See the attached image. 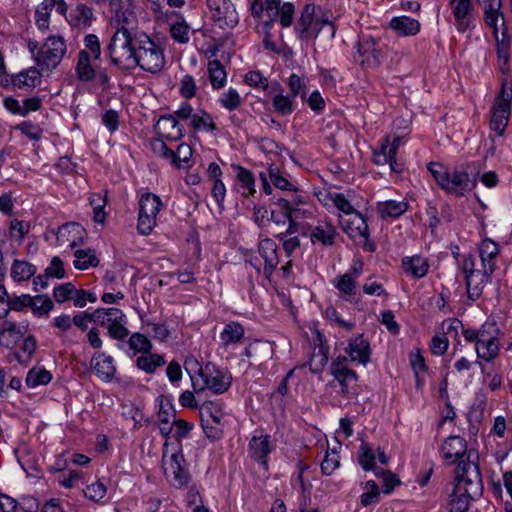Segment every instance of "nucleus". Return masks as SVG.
<instances>
[{
    "instance_id": "obj_44",
    "label": "nucleus",
    "mask_w": 512,
    "mask_h": 512,
    "mask_svg": "<svg viewBox=\"0 0 512 512\" xmlns=\"http://www.w3.org/2000/svg\"><path fill=\"white\" fill-rule=\"evenodd\" d=\"M165 360L158 354L143 353L142 356L137 358V366L139 369L146 373H153L155 370L164 365Z\"/></svg>"
},
{
    "instance_id": "obj_6",
    "label": "nucleus",
    "mask_w": 512,
    "mask_h": 512,
    "mask_svg": "<svg viewBox=\"0 0 512 512\" xmlns=\"http://www.w3.org/2000/svg\"><path fill=\"white\" fill-rule=\"evenodd\" d=\"M512 102V86L502 83L501 91L495 99L492 107L490 128L498 136H502L509 121Z\"/></svg>"
},
{
    "instance_id": "obj_3",
    "label": "nucleus",
    "mask_w": 512,
    "mask_h": 512,
    "mask_svg": "<svg viewBox=\"0 0 512 512\" xmlns=\"http://www.w3.org/2000/svg\"><path fill=\"white\" fill-rule=\"evenodd\" d=\"M110 27L114 29L107 46L108 53L130 44L136 33H145L138 30V19L130 0H111Z\"/></svg>"
},
{
    "instance_id": "obj_17",
    "label": "nucleus",
    "mask_w": 512,
    "mask_h": 512,
    "mask_svg": "<svg viewBox=\"0 0 512 512\" xmlns=\"http://www.w3.org/2000/svg\"><path fill=\"white\" fill-rule=\"evenodd\" d=\"M91 368L102 381L109 382L116 373V366L112 356L96 351L90 361Z\"/></svg>"
},
{
    "instance_id": "obj_37",
    "label": "nucleus",
    "mask_w": 512,
    "mask_h": 512,
    "mask_svg": "<svg viewBox=\"0 0 512 512\" xmlns=\"http://www.w3.org/2000/svg\"><path fill=\"white\" fill-rule=\"evenodd\" d=\"M244 328L238 322H229L225 325L220 334V339L223 346L227 347L230 344L238 343L244 337Z\"/></svg>"
},
{
    "instance_id": "obj_46",
    "label": "nucleus",
    "mask_w": 512,
    "mask_h": 512,
    "mask_svg": "<svg viewBox=\"0 0 512 512\" xmlns=\"http://www.w3.org/2000/svg\"><path fill=\"white\" fill-rule=\"evenodd\" d=\"M327 28L329 30V33L333 37L335 34V28L332 22H330L327 18L323 17H316L314 21L312 22L311 26L308 27L307 31V40L308 39H316L319 33L324 29Z\"/></svg>"
},
{
    "instance_id": "obj_13",
    "label": "nucleus",
    "mask_w": 512,
    "mask_h": 512,
    "mask_svg": "<svg viewBox=\"0 0 512 512\" xmlns=\"http://www.w3.org/2000/svg\"><path fill=\"white\" fill-rule=\"evenodd\" d=\"M462 334L467 342H483L484 340H500L502 331L495 320L488 319L479 329H464Z\"/></svg>"
},
{
    "instance_id": "obj_59",
    "label": "nucleus",
    "mask_w": 512,
    "mask_h": 512,
    "mask_svg": "<svg viewBox=\"0 0 512 512\" xmlns=\"http://www.w3.org/2000/svg\"><path fill=\"white\" fill-rule=\"evenodd\" d=\"M190 27L184 22H176L170 26V35L173 40L179 43H187L189 41Z\"/></svg>"
},
{
    "instance_id": "obj_18",
    "label": "nucleus",
    "mask_w": 512,
    "mask_h": 512,
    "mask_svg": "<svg viewBox=\"0 0 512 512\" xmlns=\"http://www.w3.org/2000/svg\"><path fill=\"white\" fill-rule=\"evenodd\" d=\"M279 209H284L288 215V227L285 231H280L277 236L283 234H294L299 231L300 223L299 220L306 217V211L294 206L290 200L279 198L275 203Z\"/></svg>"
},
{
    "instance_id": "obj_54",
    "label": "nucleus",
    "mask_w": 512,
    "mask_h": 512,
    "mask_svg": "<svg viewBox=\"0 0 512 512\" xmlns=\"http://www.w3.org/2000/svg\"><path fill=\"white\" fill-rule=\"evenodd\" d=\"M74 18L77 26L87 28L92 23L93 11L88 6L79 4L74 11Z\"/></svg>"
},
{
    "instance_id": "obj_31",
    "label": "nucleus",
    "mask_w": 512,
    "mask_h": 512,
    "mask_svg": "<svg viewBox=\"0 0 512 512\" xmlns=\"http://www.w3.org/2000/svg\"><path fill=\"white\" fill-rule=\"evenodd\" d=\"M36 266L25 260L15 259L11 265L10 275L13 281L29 280L36 273Z\"/></svg>"
},
{
    "instance_id": "obj_28",
    "label": "nucleus",
    "mask_w": 512,
    "mask_h": 512,
    "mask_svg": "<svg viewBox=\"0 0 512 512\" xmlns=\"http://www.w3.org/2000/svg\"><path fill=\"white\" fill-rule=\"evenodd\" d=\"M75 70L78 79L83 82H89L95 78L96 72L91 65V56L86 50H80L78 52Z\"/></svg>"
},
{
    "instance_id": "obj_40",
    "label": "nucleus",
    "mask_w": 512,
    "mask_h": 512,
    "mask_svg": "<svg viewBox=\"0 0 512 512\" xmlns=\"http://www.w3.org/2000/svg\"><path fill=\"white\" fill-rule=\"evenodd\" d=\"M317 337L320 341L318 352L313 353L308 363L310 371L314 374L322 372L328 362V347L322 344V335L319 332H317Z\"/></svg>"
},
{
    "instance_id": "obj_62",
    "label": "nucleus",
    "mask_w": 512,
    "mask_h": 512,
    "mask_svg": "<svg viewBox=\"0 0 512 512\" xmlns=\"http://www.w3.org/2000/svg\"><path fill=\"white\" fill-rule=\"evenodd\" d=\"M76 289L72 283H64L54 288L53 296L58 303H63L67 300L73 299L76 294Z\"/></svg>"
},
{
    "instance_id": "obj_56",
    "label": "nucleus",
    "mask_w": 512,
    "mask_h": 512,
    "mask_svg": "<svg viewBox=\"0 0 512 512\" xmlns=\"http://www.w3.org/2000/svg\"><path fill=\"white\" fill-rule=\"evenodd\" d=\"M374 473L377 477H381L383 479V492L386 494L391 493V491L398 485H400V479L396 476V474L392 473L389 470L375 469Z\"/></svg>"
},
{
    "instance_id": "obj_23",
    "label": "nucleus",
    "mask_w": 512,
    "mask_h": 512,
    "mask_svg": "<svg viewBox=\"0 0 512 512\" xmlns=\"http://www.w3.org/2000/svg\"><path fill=\"white\" fill-rule=\"evenodd\" d=\"M389 27L398 36L410 37L419 33L421 24L417 19L408 16H397L390 20Z\"/></svg>"
},
{
    "instance_id": "obj_36",
    "label": "nucleus",
    "mask_w": 512,
    "mask_h": 512,
    "mask_svg": "<svg viewBox=\"0 0 512 512\" xmlns=\"http://www.w3.org/2000/svg\"><path fill=\"white\" fill-rule=\"evenodd\" d=\"M208 76L214 89H221L226 84L227 73L219 60H211L208 63Z\"/></svg>"
},
{
    "instance_id": "obj_15",
    "label": "nucleus",
    "mask_w": 512,
    "mask_h": 512,
    "mask_svg": "<svg viewBox=\"0 0 512 512\" xmlns=\"http://www.w3.org/2000/svg\"><path fill=\"white\" fill-rule=\"evenodd\" d=\"M155 131L160 138L177 141L184 136V128L173 115L161 116L155 125Z\"/></svg>"
},
{
    "instance_id": "obj_63",
    "label": "nucleus",
    "mask_w": 512,
    "mask_h": 512,
    "mask_svg": "<svg viewBox=\"0 0 512 512\" xmlns=\"http://www.w3.org/2000/svg\"><path fill=\"white\" fill-rule=\"evenodd\" d=\"M190 125L195 130H199L201 128L210 130V131L217 130L216 124L213 122L211 116L206 112H202L201 116L194 114V116L192 117V119L190 121Z\"/></svg>"
},
{
    "instance_id": "obj_42",
    "label": "nucleus",
    "mask_w": 512,
    "mask_h": 512,
    "mask_svg": "<svg viewBox=\"0 0 512 512\" xmlns=\"http://www.w3.org/2000/svg\"><path fill=\"white\" fill-rule=\"evenodd\" d=\"M74 256V266L79 270H85L89 267H96L99 264V259L97 258L95 251L92 249L76 250Z\"/></svg>"
},
{
    "instance_id": "obj_39",
    "label": "nucleus",
    "mask_w": 512,
    "mask_h": 512,
    "mask_svg": "<svg viewBox=\"0 0 512 512\" xmlns=\"http://www.w3.org/2000/svg\"><path fill=\"white\" fill-rule=\"evenodd\" d=\"M351 238H353L359 245L363 247L365 251L374 252L375 244L369 239V229L367 222L362 223L352 230L346 232Z\"/></svg>"
},
{
    "instance_id": "obj_53",
    "label": "nucleus",
    "mask_w": 512,
    "mask_h": 512,
    "mask_svg": "<svg viewBox=\"0 0 512 512\" xmlns=\"http://www.w3.org/2000/svg\"><path fill=\"white\" fill-rule=\"evenodd\" d=\"M335 287L340 291L343 295L352 296L356 293V279L348 274L340 275L337 278L335 283Z\"/></svg>"
},
{
    "instance_id": "obj_43",
    "label": "nucleus",
    "mask_w": 512,
    "mask_h": 512,
    "mask_svg": "<svg viewBox=\"0 0 512 512\" xmlns=\"http://www.w3.org/2000/svg\"><path fill=\"white\" fill-rule=\"evenodd\" d=\"M52 379L51 373L42 367H34L29 370L26 376V384L30 388H35L39 385H46Z\"/></svg>"
},
{
    "instance_id": "obj_14",
    "label": "nucleus",
    "mask_w": 512,
    "mask_h": 512,
    "mask_svg": "<svg viewBox=\"0 0 512 512\" xmlns=\"http://www.w3.org/2000/svg\"><path fill=\"white\" fill-rule=\"evenodd\" d=\"M474 450H470V452ZM441 455L445 461L449 464L456 463L461 457H463L467 451V442L460 436H449L445 439L440 448ZM478 455V453L475 451Z\"/></svg>"
},
{
    "instance_id": "obj_22",
    "label": "nucleus",
    "mask_w": 512,
    "mask_h": 512,
    "mask_svg": "<svg viewBox=\"0 0 512 512\" xmlns=\"http://www.w3.org/2000/svg\"><path fill=\"white\" fill-rule=\"evenodd\" d=\"M259 253L265 262L264 272L269 276L279 264L276 242L270 238L261 240L259 243Z\"/></svg>"
},
{
    "instance_id": "obj_55",
    "label": "nucleus",
    "mask_w": 512,
    "mask_h": 512,
    "mask_svg": "<svg viewBox=\"0 0 512 512\" xmlns=\"http://www.w3.org/2000/svg\"><path fill=\"white\" fill-rule=\"evenodd\" d=\"M295 7L291 2H285L276 11L275 17H279V22L283 28L290 27L293 23Z\"/></svg>"
},
{
    "instance_id": "obj_7",
    "label": "nucleus",
    "mask_w": 512,
    "mask_h": 512,
    "mask_svg": "<svg viewBox=\"0 0 512 512\" xmlns=\"http://www.w3.org/2000/svg\"><path fill=\"white\" fill-rule=\"evenodd\" d=\"M162 202L160 197L147 192L139 200L137 229L142 235H149L156 225V217L160 212Z\"/></svg>"
},
{
    "instance_id": "obj_27",
    "label": "nucleus",
    "mask_w": 512,
    "mask_h": 512,
    "mask_svg": "<svg viewBox=\"0 0 512 512\" xmlns=\"http://www.w3.org/2000/svg\"><path fill=\"white\" fill-rule=\"evenodd\" d=\"M404 271L413 278H423L429 269L428 261L421 256L405 257L402 260Z\"/></svg>"
},
{
    "instance_id": "obj_64",
    "label": "nucleus",
    "mask_w": 512,
    "mask_h": 512,
    "mask_svg": "<svg viewBox=\"0 0 512 512\" xmlns=\"http://www.w3.org/2000/svg\"><path fill=\"white\" fill-rule=\"evenodd\" d=\"M244 81L247 85L266 90L269 86L268 79L260 71H249L245 74Z\"/></svg>"
},
{
    "instance_id": "obj_21",
    "label": "nucleus",
    "mask_w": 512,
    "mask_h": 512,
    "mask_svg": "<svg viewBox=\"0 0 512 512\" xmlns=\"http://www.w3.org/2000/svg\"><path fill=\"white\" fill-rule=\"evenodd\" d=\"M345 352L351 362H358L366 366L370 361V345L362 335L351 338Z\"/></svg>"
},
{
    "instance_id": "obj_24",
    "label": "nucleus",
    "mask_w": 512,
    "mask_h": 512,
    "mask_svg": "<svg viewBox=\"0 0 512 512\" xmlns=\"http://www.w3.org/2000/svg\"><path fill=\"white\" fill-rule=\"evenodd\" d=\"M249 452L251 458L261 462L267 467V457L271 452L269 435H254L249 442Z\"/></svg>"
},
{
    "instance_id": "obj_45",
    "label": "nucleus",
    "mask_w": 512,
    "mask_h": 512,
    "mask_svg": "<svg viewBox=\"0 0 512 512\" xmlns=\"http://www.w3.org/2000/svg\"><path fill=\"white\" fill-rule=\"evenodd\" d=\"M268 175L270 181L276 188L286 191L297 190L296 186L281 174L279 167H277L276 165L271 164L268 167Z\"/></svg>"
},
{
    "instance_id": "obj_5",
    "label": "nucleus",
    "mask_w": 512,
    "mask_h": 512,
    "mask_svg": "<svg viewBox=\"0 0 512 512\" xmlns=\"http://www.w3.org/2000/svg\"><path fill=\"white\" fill-rule=\"evenodd\" d=\"M67 51L66 43L61 36H50L37 53V65L42 72H51L62 61Z\"/></svg>"
},
{
    "instance_id": "obj_57",
    "label": "nucleus",
    "mask_w": 512,
    "mask_h": 512,
    "mask_svg": "<svg viewBox=\"0 0 512 512\" xmlns=\"http://www.w3.org/2000/svg\"><path fill=\"white\" fill-rule=\"evenodd\" d=\"M90 204L93 207L94 221L97 223H104L106 217L104 212L106 198L102 197L100 194H93L90 197Z\"/></svg>"
},
{
    "instance_id": "obj_29",
    "label": "nucleus",
    "mask_w": 512,
    "mask_h": 512,
    "mask_svg": "<svg viewBox=\"0 0 512 512\" xmlns=\"http://www.w3.org/2000/svg\"><path fill=\"white\" fill-rule=\"evenodd\" d=\"M273 87L275 91L278 92L272 98V106L274 110L282 116L290 115L294 111L295 98H292L289 94L283 95V89L278 83L273 85Z\"/></svg>"
},
{
    "instance_id": "obj_10",
    "label": "nucleus",
    "mask_w": 512,
    "mask_h": 512,
    "mask_svg": "<svg viewBox=\"0 0 512 512\" xmlns=\"http://www.w3.org/2000/svg\"><path fill=\"white\" fill-rule=\"evenodd\" d=\"M477 3L482 9L483 21L485 25L492 30L494 38H498L500 29L504 37L507 25L505 14L502 10V0H485L484 2Z\"/></svg>"
},
{
    "instance_id": "obj_11",
    "label": "nucleus",
    "mask_w": 512,
    "mask_h": 512,
    "mask_svg": "<svg viewBox=\"0 0 512 512\" xmlns=\"http://www.w3.org/2000/svg\"><path fill=\"white\" fill-rule=\"evenodd\" d=\"M454 17V25L459 33H465L474 27V5L472 0H449Z\"/></svg>"
},
{
    "instance_id": "obj_52",
    "label": "nucleus",
    "mask_w": 512,
    "mask_h": 512,
    "mask_svg": "<svg viewBox=\"0 0 512 512\" xmlns=\"http://www.w3.org/2000/svg\"><path fill=\"white\" fill-rule=\"evenodd\" d=\"M340 465V457L336 450H327L321 462V471L325 475H331Z\"/></svg>"
},
{
    "instance_id": "obj_47",
    "label": "nucleus",
    "mask_w": 512,
    "mask_h": 512,
    "mask_svg": "<svg viewBox=\"0 0 512 512\" xmlns=\"http://www.w3.org/2000/svg\"><path fill=\"white\" fill-rule=\"evenodd\" d=\"M219 102L228 111H233L241 106L242 99L236 89L229 88L220 95Z\"/></svg>"
},
{
    "instance_id": "obj_49",
    "label": "nucleus",
    "mask_w": 512,
    "mask_h": 512,
    "mask_svg": "<svg viewBox=\"0 0 512 512\" xmlns=\"http://www.w3.org/2000/svg\"><path fill=\"white\" fill-rule=\"evenodd\" d=\"M364 489L366 490L360 497L361 505L368 507L371 504L377 503L380 497L378 485L373 480H368L365 483Z\"/></svg>"
},
{
    "instance_id": "obj_4",
    "label": "nucleus",
    "mask_w": 512,
    "mask_h": 512,
    "mask_svg": "<svg viewBox=\"0 0 512 512\" xmlns=\"http://www.w3.org/2000/svg\"><path fill=\"white\" fill-rule=\"evenodd\" d=\"M201 382L191 377L192 387L198 397L204 390L208 389L215 394H223L232 383V376L227 370L217 369L214 366H206L205 370L200 371Z\"/></svg>"
},
{
    "instance_id": "obj_20",
    "label": "nucleus",
    "mask_w": 512,
    "mask_h": 512,
    "mask_svg": "<svg viewBox=\"0 0 512 512\" xmlns=\"http://www.w3.org/2000/svg\"><path fill=\"white\" fill-rule=\"evenodd\" d=\"M27 330V324H17L9 320L4 321L0 327V346L12 348L22 339Z\"/></svg>"
},
{
    "instance_id": "obj_38",
    "label": "nucleus",
    "mask_w": 512,
    "mask_h": 512,
    "mask_svg": "<svg viewBox=\"0 0 512 512\" xmlns=\"http://www.w3.org/2000/svg\"><path fill=\"white\" fill-rule=\"evenodd\" d=\"M478 358L491 362L499 355V340H484L483 342H474Z\"/></svg>"
},
{
    "instance_id": "obj_61",
    "label": "nucleus",
    "mask_w": 512,
    "mask_h": 512,
    "mask_svg": "<svg viewBox=\"0 0 512 512\" xmlns=\"http://www.w3.org/2000/svg\"><path fill=\"white\" fill-rule=\"evenodd\" d=\"M428 170L442 189H444L445 185H448L450 174L448 168L440 163H430Z\"/></svg>"
},
{
    "instance_id": "obj_12",
    "label": "nucleus",
    "mask_w": 512,
    "mask_h": 512,
    "mask_svg": "<svg viewBox=\"0 0 512 512\" xmlns=\"http://www.w3.org/2000/svg\"><path fill=\"white\" fill-rule=\"evenodd\" d=\"M476 183V176L470 177L466 169H454L453 173L449 174L448 185H445L444 190L462 196L466 191L473 189Z\"/></svg>"
},
{
    "instance_id": "obj_51",
    "label": "nucleus",
    "mask_w": 512,
    "mask_h": 512,
    "mask_svg": "<svg viewBox=\"0 0 512 512\" xmlns=\"http://www.w3.org/2000/svg\"><path fill=\"white\" fill-rule=\"evenodd\" d=\"M30 308L36 315H46L53 308V302L47 295H37L32 297Z\"/></svg>"
},
{
    "instance_id": "obj_9",
    "label": "nucleus",
    "mask_w": 512,
    "mask_h": 512,
    "mask_svg": "<svg viewBox=\"0 0 512 512\" xmlns=\"http://www.w3.org/2000/svg\"><path fill=\"white\" fill-rule=\"evenodd\" d=\"M214 23L221 29L233 28L238 24V13L230 0H206Z\"/></svg>"
},
{
    "instance_id": "obj_16",
    "label": "nucleus",
    "mask_w": 512,
    "mask_h": 512,
    "mask_svg": "<svg viewBox=\"0 0 512 512\" xmlns=\"http://www.w3.org/2000/svg\"><path fill=\"white\" fill-rule=\"evenodd\" d=\"M347 362V356L340 355L331 363L330 367L332 375L341 385L344 394L348 393L349 384L357 380L356 372L347 366Z\"/></svg>"
},
{
    "instance_id": "obj_50",
    "label": "nucleus",
    "mask_w": 512,
    "mask_h": 512,
    "mask_svg": "<svg viewBox=\"0 0 512 512\" xmlns=\"http://www.w3.org/2000/svg\"><path fill=\"white\" fill-rule=\"evenodd\" d=\"M128 345L135 353H149L152 349L150 340L141 333H134L128 340Z\"/></svg>"
},
{
    "instance_id": "obj_19",
    "label": "nucleus",
    "mask_w": 512,
    "mask_h": 512,
    "mask_svg": "<svg viewBox=\"0 0 512 512\" xmlns=\"http://www.w3.org/2000/svg\"><path fill=\"white\" fill-rule=\"evenodd\" d=\"M168 468H165L167 471ZM169 470L172 474L171 482L175 487L181 488L190 482V474L185 465V459L181 451L172 453L170 456Z\"/></svg>"
},
{
    "instance_id": "obj_41",
    "label": "nucleus",
    "mask_w": 512,
    "mask_h": 512,
    "mask_svg": "<svg viewBox=\"0 0 512 512\" xmlns=\"http://www.w3.org/2000/svg\"><path fill=\"white\" fill-rule=\"evenodd\" d=\"M202 423L212 422L220 425L223 417L220 406L212 401H205L200 405Z\"/></svg>"
},
{
    "instance_id": "obj_2",
    "label": "nucleus",
    "mask_w": 512,
    "mask_h": 512,
    "mask_svg": "<svg viewBox=\"0 0 512 512\" xmlns=\"http://www.w3.org/2000/svg\"><path fill=\"white\" fill-rule=\"evenodd\" d=\"M482 491L479 456L471 451L468 460L458 462L456 484L450 495L449 512H466L470 502L480 497Z\"/></svg>"
},
{
    "instance_id": "obj_30",
    "label": "nucleus",
    "mask_w": 512,
    "mask_h": 512,
    "mask_svg": "<svg viewBox=\"0 0 512 512\" xmlns=\"http://www.w3.org/2000/svg\"><path fill=\"white\" fill-rule=\"evenodd\" d=\"M125 314L118 308H98L90 315V321L101 326H106L111 322L124 320Z\"/></svg>"
},
{
    "instance_id": "obj_26",
    "label": "nucleus",
    "mask_w": 512,
    "mask_h": 512,
    "mask_svg": "<svg viewBox=\"0 0 512 512\" xmlns=\"http://www.w3.org/2000/svg\"><path fill=\"white\" fill-rule=\"evenodd\" d=\"M358 55L360 62L368 67L378 66L380 63V52L372 38L365 39L358 44Z\"/></svg>"
},
{
    "instance_id": "obj_8",
    "label": "nucleus",
    "mask_w": 512,
    "mask_h": 512,
    "mask_svg": "<svg viewBox=\"0 0 512 512\" xmlns=\"http://www.w3.org/2000/svg\"><path fill=\"white\" fill-rule=\"evenodd\" d=\"M461 269L465 275L468 297L475 301L481 296L483 284L488 281L490 275H484V269H475V257L472 254L463 256Z\"/></svg>"
},
{
    "instance_id": "obj_32",
    "label": "nucleus",
    "mask_w": 512,
    "mask_h": 512,
    "mask_svg": "<svg viewBox=\"0 0 512 512\" xmlns=\"http://www.w3.org/2000/svg\"><path fill=\"white\" fill-rule=\"evenodd\" d=\"M12 83L19 89L34 88L40 83V71L36 68L22 71L12 78Z\"/></svg>"
},
{
    "instance_id": "obj_58",
    "label": "nucleus",
    "mask_w": 512,
    "mask_h": 512,
    "mask_svg": "<svg viewBox=\"0 0 512 512\" xmlns=\"http://www.w3.org/2000/svg\"><path fill=\"white\" fill-rule=\"evenodd\" d=\"M192 156V149L188 144L181 143L178 145L177 150L174 151V155L172 157L171 163L177 167L181 168L183 164L189 162Z\"/></svg>"
},
{
    "instance_id": "obj_33",
    "label": "nucleus",
    "mask_w": 512,
    "mask_h": 512,
    "mask_svg": "<svg viewBox=\"0 0 512 512\" xmlns=\"http://www.w3.org/2000/svg\"><path fill=\"white\" fill-rule=\"evenodd\" d=\"M337 232L330 223H322L314 227L311 232L312 243L319 242L324 246H330L334 244Z\"/></svg>"
},
{
    "instance_id": "obj_35",
    "label": "nucleus",
    "mask_w": 512,
    "mask_h": 512,
    "mask_svg": "<svg viewBox=\"0 0 512 512\" xmlns=\"http://www.w3.org/2000/svg\"><path fill=\"white\" fill-rule=\"evenodd\" d=\"M315 6L313 4H306L301 12V16L295 26V31L300 39L307 40L308 27L311 26L314 19L317 17L315 14Z\"/></svg>"
},
{
    "instance_id": "obj_25",
    "label": "nucleus",
    "mask_w": 512,
    "mask_h": 512,
    "mask_svg": "<svg viewBox=\"0 0 512 512\" xmlns=\"http://www.w3.org/2000/svg\"><path fill=\"white\" fill-rule=\"evenodd\" d=\"M499 253V247L491 239H484L480 245V258L484 268V275H492L495 270V258Z\"/></svg>"
},
{
    "instance_id": "obj_1",
    "label": "nucleus",
    "mask_w": 512,
    "mask_h": 512,
    "mask_svg": "<svg viewBox=\"0 0 512 512\" xmlns=\"http://www.w3.org/2000/svg\"><path fill=\"white\" fill-rule=\"evenodd\" d=\"M109 57L122 70L139 67L151 74L159 73L166 64L163 47L147 33H136L130 44L109 53Z\"/></svg>"
},
{
    "instance_id": "obj_48",
    "label": "nucleus",
    "mask_w": 512,
    "mask_h": 512,
    "mask_svg": "<svg viewBox=\"0 0 512 512\" xmlns=\"http://www.w3.org/2000/svg\"><path fill=\"white\" fill-rule=\"evenodd\" d=\"M358 462L365 471L378 469L375 467L374 452L365 442L360 445Z\"/></svg>"
},
{
    "instance_id": "obj_34",
    "label": "nucleus",
    "mask_w": 512,
    "mask_h": 512,
    "mask_svg": "<svg viewBox=\"0 0 512 512\" xmlns=\"http://www.w3.org/2000/svg\"><path fill=\"white\" fill-rule=\"evenodd\" d=\"M407 209L408 203L405 201L388 200L377 204V210L383 219L388 217L397 218L404 214Z\"/></svg>"
},
{
    "instance_id": "obj_60",
    "label": "nucleus",
    "mask_w": 512,
    "mask_h": 512,
    "mask_svg": "<svg viewBox=\"0 0 512 512\" xmlns=\"http://www.w3.org/2000/svg\"><path fill=\"white\" fill-rule=\"evenodd\" d=\"M237 179L241 183V186L247 191L246 193L243 192L244 195H252L255 192L254 188V177L253 174L243 168L238 166L237 167Z\"/></svg>"
}]
</instances>
